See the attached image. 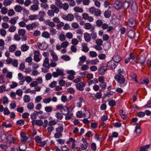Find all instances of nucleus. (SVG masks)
Here are the masks:
<instances>
[{
  "label": "nucleus",
  "mask_w": 151,
  "mask_h": 151,
  "mask_svg": "<svg viewBox=\"0 0 151 151\" xmlns=\"http://www.w3.org/2000/svg\"><path fill=\"white\" fill-rule=\"evenodd\" d=\"M56 72H53L52 73V75L55 78L59 76H64L65 75L63 70L57 68L56 69Z\"/></svg>",
  "instance_id": "obj_4"
},
{
  "label": "nucleus",
  "mask_w": 151,
  "mask_h": 151,
  "mask_svg": "<svg viewBox=\"0 0 151 151\" xmlns=\"http://www.w3.org/2000/svg\"><path fill=\"white\" fill-rule=\"evenodd\" d=\"M58 38L61 41H63L65 40L66 38L64 34L61 33L58 36Z\"/></svg>",
  "instance_id": "obj_29"
},
{
  "label": "nucleus",
  "mask_w": 151,
  "mask_h": 151,
  "mask_svg": "<svg viewBox=\"0 0 151 151\" xmlns=\"http://www.w3.org/2000/svg\"><path fill=\"white\" fill-rule=\"evenodd\" d=\"M119 113L120 115L122 118L124 119H125L127 117V115L124 114H123V111L122 110H119Z\"/></svg>",
  "instance_id": "obj_54"
},
{
  "label": "nucleus",
  "mask_w": 151,
  "mask_h": 151,
  "mask_svg": "<svg viewBox=\"0 0 151 151\" xmlns=\"http://www.w3.org/2000/svg\"><path fill=\"white\" fill-rule=\"evenodd\" d=\"M62 17L63 19L65 20L71 21L73 19V15L70 14H68L67 15H63Z\"/></svg>",
  "instance_id": "obj_7"
},
{
  "label": "nucleus",
  "mask_w": 151,
  "mask_h": 151,
  "mask_svg": "<svg viewBox=\"0 0 151 151\" xmlns=\"http://www.w3.org/2000/svg\"><path fill=\"white\" fill-rule=\"evenodd\" d=\"M136 24V22L135 20L133 18L129 19L127 22V25L131 27H134Z\"/></svg>",
  "instance_id": "obj_9"
},
{
  "label": "nucleus",
  "mask_w": 151,
  "mask_h": 151,
  "mask_svg": "<svg viewBox=\"0 0 151 151\" xmlns=\"http://www.w3.org/2000/svg\"><path fill=\"white\" fill-rule=\"evenodd\" d=\"M61 111L64 115H67L69 113V109L67 107L65 108L64 107Z\"/></svg>",
  "instance_id": "obj_20"
},
{
  "label": "nucleus",
  "mask_w": 151,
  "mask_h": 151,
  "mask_svg": "<svg viewBox=\"0 0 151 151\" xmlns=\"http://www.w3.org/2000/svg\"><path fill=\"white\" fill-rule=\"evenodd\" d=\"M14 38L15 40L17 41H19L21 39L20 35L17 34H15L14 35Z\"/></svg>",
  "instance_id": "obj_60"
},
{
  "label": "nucleus",
  "mask_w": 151,
  "mask_h": 151,
  "mask_svg": "<svg viewBox=\"0 0 151 151\" xmlns=\"http://www.w3.org/2000/svg\"><path fill=\"white\" fill-rule=\"evenodd\" d=\"M85 86V83L81 82L80 83L76 84V87L77 89L81 91H82L84 89V88Z\"/></svg>",
  "instance_id": "obj_8"
},
{
  "label": "nucleus",
  "mask_w": 151,
  "mask_h": 151,
  "mask_svg": "<svg viewBox=\"0 0 151 151\" xmlns=\"http://www.w3.org/2000/svg\"><path fill=\"white\" fill-rule=\"evenodd\" d=\"M114 78L120 84H123V86H125L127 84L124 76L122 74H117L114 76Z\"/></svg>",
  "instance_id": "obj_1"
},
{
  "label": "nucleus",
  "mask_w": 151,
  "mask_h": 151,
  "mask_svg": "<svg viewBox=\"0 0 151 151\" xmlns=\"http://www.w3.org/2000/svg\"><path fill=\"white\" fill-rule=\"evenodd\" d=\"M26 32V31L25 29H20L18 30V35L20 36H23L24 35V34Z\"/></svg>",
  "instance_id": "obj_42"
},
{
  "label": "nucleus",
  "mask_w": 151,
  "mask_h": 151,
  "mask_svg": "<svg viewBox=\"0 0 151 151\" xmlns=\"http://www.w3.org/2000/svg\"><path fill=\"white\" fill-rule=\"evenodd\" d=\"M50 8L54 12V13H58L59 11V9L54 4L51 5L50 6Z\"/></svg>",
  "instance_id": "obj_21"
},
{
  "label": "nucleus",
  "mask_w": 151,
  "mask_h": 151,
  "mask_svg": "<svg viewBox=\"0 0 151 151\" xmlns=\"http://www.w3.org/2000/svg\"><path fill=\"white\" fill-rule=\"evenodd\" d=\"M130 76L132 80H134L135 81L137 82V76L135 74L133 73H131L130 74Z\"/></svg>",
  "instance_id": "obj_50"
},
{
  "label": "nucleus",
  "mask_w": 151,
  "mask_h": 151,
  "mask_svg": "<svg viewBox=\"0 0 151 151\" xmlns=\"http://www.w3.org/2000/svg\"><path fill=\"white\" fill-rule=\"evenodd\" d=\"M65 36L68 38L71 39L73 38V35L71 33L68 32L66 34Z\"/></svg>",
  "instance_id": "obj_64"
},
{
  "label": "nucleus",
  "mask_w": 151,
  "mask_h": 151,
  "mask_svg": "<svg viewBox=\"0 0 151 151\" xmlns=\"http://www.w3.org/2000/svg\"><path fill=\"white\" fill-rule=\"evenodd\" d=\"M111 12L108 10H106L104 13V16L106 18H109L111 16Z\"/></svg>",
  "instance_id": "obj_35"
},
{
  "label": "nucleus",
  "mask_w": 151,
  "mask_h": 151,
  "mask_svg": "<svg viewBox=\"0 0 151 151\" xmlns=\"http://www.w3.org/2000/svg\"><path fill=\"white\" fill-rule=\"evenodd\" d=\"M1 138L2 141H7V136L5 134H2L1 136Z\"/></svg>",
  "instance_id": "obj_56"
},
{
  "label": "nucleus",
  "mask_w": 151,
  "mask_h": 151,
  "mask_svg": "<svg viewBox=\"0 0 151 151\" xmlns=\"http://www.w3.org/2000/svg\"><path fill=\"white\" fill-rule=\"evenodd\" d=\"M81 45L82 48V51L85 52H87L88 51L89 49L87 47V44L86 43H83Z\"/></svg>",
  "instance_id": "obj_18"
},
{
  "label": "nucleus",
  "mask_w": 151,
  "mask_h": 151,
  "mask_svg": "<svg viewBox=\"0 0 151 151\" xmlns=\"http://www.w3.org/2000/svg\"><path fill=\"white\" fill-rule=\"evenodd\" d=\"M38 18V16L37 15H30L29 17V19L32 20L35 19H37Z\"/></svg>",
  "instance_id": "obj_39"
},
{
  "label": "nucleus",
  "mask_w": 151,
  "mask_h": 151,
  "mask_svg": "<svg viewBox=\"0 0 151 151\" xmlns=\"http://www.w3.org/2000/svg\"><path fill=\"white\" fill-rule=\"evenodd\" d=\"M112 59L113 60L118 64L121 61L122 58L119 55L116 54L113 57Z\"/></svg>",
  "instance_id": "obj_14"
},
{
  "label": "nucleus",
  "mask_w": 151,
  "mask_h": 151,
  "mask_svg": "<svg viewBox=\"0 0 151 151\" xmlns=\"http://www.w3.org/2000/svg\"><path fill=\"white\" fill-rule=\"evenodd\" d=\"M90 31L91 32V38L93 40H95L97 38V33L94 31V27H93L92 29L90 30Z\"/></svg>",
  "instance_id": "obj_15"
},
{
  "label": "nucleus",
  "mask_w": 151,
  "mask_h": 151,
  "mask_svg": "<svg viewBox=\"0 0 151 151\" xmlns=\"http://www.w3.org/2000/svg\"><path fill=\"white\" fill-rule=\"evenodd\" d=\"M131 8L133 10H136L137 9V7L136 5V3L135 2H133L132 5L131 6Z\"/></svg>",
  "instance_id": "obj_57"
},
{
  "label": "nucleus",
  "mask_w": 151,
  "mask_h": 151,
  "mask_svg": "<svg viewBox=\"0 0 151 151\" xmlns=\"http://www.w3.org/2000/svg\"><path fill=\"white\" fill-rule=\"evenodd\" d=\"M107 70L106 66H101L98 69L99 72L101 75H103L105 74V72H106Z\"/></svg>",
  "instance_id": "obj_13"
},
{
  "label": "nucleus",
  "mask_w": 151,
  "mask_h": 151,
  "mask_svg": "<svg viewBox=\"0 0 151 151\" xmlns=\"http://www.w3.org/2000/svg\"><path fill=\"white\" fill-rule=\"evenodd\" d=\"M118 64L111 60L109 61L107 64V66L109 67L110 69L113 70H114L116 66L118 65Z\"/></svg>",
  "instance_id": "obj_3"
},
{
  "label": "nucleus",
  "mask_w": 151,
  "mask_h": 151,
  "mask_svg": "<svg viewBox=\"0 0 151 151\" xmlns=\"http://www.w3.org/2000/svg\"><path fill=\"white\" fill-rule=\"evenodd\" d=\"M63 126H60L56 129V131L57 132L61 133L63 131Z\"/></svg>",
  "instance_id": "obj_48"
},
{
  "label": "nucleus",
  "mask_w": 151,
  "mask_h": 151,
  "mask_svg": "<svg viewBox=\"0 0 151 151\" xmlns=\"http://www.w3.org/2000/svg\"><path fill=\"white\" fill-rule=\"evenodd\" d=\"M101 96L102 94L100 92H97L95 95L96 98H93V99L95 100H96V99H100L101 98Z\"/></svg>",
  "instance_id": "obj_32"
},
{
  "label": "nucleus",
  "mask_w": 151,
  "mask_h": 151,
  "mask_svg": "<svg viewBox=\"0 0 151 151\" xmlns=\"http://www.w3.org/2000/svg\"><path fill=\"white\" fill-rule=\"evenodd\" d=\"M40 5L41 7H43L45 9H48V5L47 3H41L40 4Z\"/></svg>",
  "instance_id": "obj_61"
},
{
  "label": "nucleus",
  "mask_w": 151,
  "mask_h": 151,
  "mask_svg": "<svg viewBox=\"0 0 151 151\" xmlns=\"http://www.w3.org/2000/svg\"><path fill=\"white\" fill-rule=\"evenodd\" d=\"M38 5L37 4H34L31 6L30 10L35 11L38 10Z\"/></svg>",
  "instance_id": "obj_36"
},
{
  "label": "nucleus",
  "mask_w": 151,
  "mask_h": 151,
  "mask_svg": "<svg viewBox=\"0 0 151 151\" xmlns=\"http://www.w3.org/2000/svg\"><path fill=\"white\" fill-rule=\"evenodd\" d=\"M29 47L26 44L23 45L21 46V50L22 51L25 52L29 49Z\"/></svg>",
  "instance_id": "obj_43"
},
{
  "label": "nucleus",
  "mask_w": 151,
  "mask_h": 151,
  "mask_svg": "<svg viewBox=\"0 0 151 151\" xmlns=\"http://www.w3.org/2000/svg\"><path fill=\"white\" fill-rule=\"evenodd\" d=\"M122 7L125 9H127L129 6L130 2L129 1H126L122 3Z\"/></svg>",
  "instance_id": "obj_33"
},
{
  "label": "nucleus",
  "mask_w": 151,
  "mask_h": 151,
  "mask_svg": "<svg viewBox=\"0 0 151 151\" xmlns=\"http://www.w3.org/2000/svg\"><path fill=\"white\" fill-rule=\"evenodd\" d=\"M74 10L76 12L82 13L83 12V10L82 8L79 7H75L74 8Z\"/></svg>",
  "instance_id": "obj_34"
},
{
  "label": "nucleus",
  "mask_w": 151,
  "mask_h": 151,
  "mask_svg": "<svg viewBox=\"0 0 151 151\" xmlns=\"http://www.w3.org/2000/svg\"><path fill=\"white\" fill-rule=\"evenodd\" d=\"M18 18L19 17L18 16L14 17L11 19L9 22L12 24H15L16 23L17 21Z\"/></svg>",
  "instance_id": "obj_22"
},
{
  "label": "nucleus",
  "mask_w": 151,
  "mask_h": 151,
  "mask_svg": "<svg viewBox=\"0 0 151 151\" xmlns=\"http://www.w3.org/2000/svg\"><path fill=\"white\" fill-rule=\"evenodd\" d=\"M42 36L45 38H48L50 37V34L46 31L44 32L42 34Z\"/></svg>",
  "instance_id": "obj_40"
},
{
  "label": "nucleus",
  "mask_w": 151,
  "mask_h": 151,
  "mask_svg": "<svg viewBox=\"0 0 151 151\" xmlns=\"http://www.w3.org/2000/svg\"><path fill=\"white\" fill-rule=\"evenodd\" d=\"M135 124L136 125L134 132L137 134H139L141 132V129L140 126L137 123H136Z\"/></svg>",
  "instance_id": "obj_23"
},
{
  "label": "nucleus",
  "mask_w": 151,
  "mask_h": 151,
  "mask_svg": "<svg viewBox=\"0 0 151 151\" xmlns=\"http://www.w3.org/2000/svg\"><path fill=\"white\" fill-rule=\"evenodd\" d=\"M103 42L101 39H97L96 40V43L97 45L101 46L102 45Z\"/></svg>",
  "instance_id": "obj_52"
},
{
  "label": "nucleus",
  "mask_w": 151,
  "mask_h": 151,
  "mask_svg": "<svg viewBox=\"0 0 151 151\" xmlns=\"http://www.w3.org/2000/svg\"><path fill=\"white\" fill-rule=\"evenodd\" d=\"M99 62L98 59L96 58L95 59L87 61V63H91V65H96Z\"/></svg>",
  "instance_id": "obj_24"
},
{
  "label": "nucleus",
  "mask_w": 151,
  "mask_h": 151,
  "mask_svg": "<svg viewBox=\"0 0 151 151\" xmlns=\"http://www.w3.org/2000/svg\"><path fill=\"white\" fill-rule=\"evenodd\" d=\"M150 144H148L142 146L140 147L139 150L140 151H145L146 149L150 147Z\"/></svg>",
  "instance_id": "obj_28"
},
{
  "label": "nucleus",
  "mask_w": 151,
  "mask_h": 151,
  "mask_svg": "<svg viewBox=\"0 0 151 151\" xmlns=\"http://www.w3.org/2000/svg\"><path fill=\"white\" fill-rule=\"evenodd\" d=\"M1 13L3 14H6L8 12L7 9L5 7H2L1 10Z\"/></svg>",
  "instance_id": "obj_49"
},
{
  "label": "nucleus",
  "mask_w": 151,
  "mask_h": 151,
  "mask_svg": "<svg viewBox=\"0 0 151 151\" xmlns=\"http://www.w3.org/2000/svg\"><path fill=\"white\" fill-rule=\"evenodd\" d=\"M0 33L1 36L4 37L6 35V31L3 29H1L0 30Z\"/></svg>",
  "instance_id": "obj_62"
},
{
  "label": "nucleus",
  "mask_w": 151,
  "mask_h": 151,
  "mask_svg": "<svg viewBox=\"0 0 151 151\" xmlns=\"http://www.w3.org/2000/svg\"><path fill=\"white\" fill-rule=\"evenodd\" d=\"M74 15L75 18L77 21H80L81 20L82 17L80 16H79L78 14L77 13L74 14Z\"/></svg>",
  "instance_id": "obj_58"
},
{
  "label": "nucleus",
  "mask_w": 151,
  "mask_h": 151,
  "mask_svg": "<svg viewBox=\"0 0 151 151\" xmlns=\"http://www.w3.org/2000/svg\"><path fill=\"white\" fill-rule=\"evenodd\" d=\"M39 25L38 23L34 22L31 24H29L26 26L27 29L29 30H32L33 28H36Z\"/></svg>",
  "instance_id": "obj_10"
},
{
  "label": "nucleus",
  "mask_w": 151,
  "mask_h": 151,
  "mask_svg": "<svg viewBox=\"0 0 151 151\" xmlns=\"http://www.w3.org/2000/svg\"><path fill=\"white\" fill-rule=\"evenodd\" d=\"M88 146V143L87 142H84L81 145V149L83 150H84L86 149Z\"/></svg>",
  "instance_id": "obj_44"
},
{
  "label": "nucleus",
  "mask_w": 151,
  "mask_h": 151,
  "mask_svg": "<svg viewBox=\"0 0 151 151\" xmlns=\"http://www.w3.org/2000/svg\"><path fill=\"white\" fill-rule=\"evenodd\" d=\"M16 27L14 25L11 26L9 29L8 31L10 32H13L16 29Z\"/></svg>",
  "instance_id": "obj_53"
},
{
  "label": "nucleus",
  "mask_w": 151,
  "mask_h": 151,
  "mask_svg": "<svg viewBox=\"0 0 151 151\" xmlns=\"http://www.w3.org/2000/svg\"><path fill=\"white\" fill-rule=\"evenodd\" d=\"M135 32L134 31L130 30L129 31L127 32L128 37L130 39H133L135 36Z\"/></svg>",
  "instance_id": "obj_16"
},
{
  "label": "nucleus",
  "mask_w": 151,
  "mask_h": 151,
  "mask_svg": "<svg viewBox=\"0 0 151 151\" xmlns=\"http://www.w3.org/2000/svg\"><path fill=\"white\" fill-rule=\"evenodd\" d=\"M51 101V97H49L43 100V102L46 104L49 103Z\"/></svg>",
  "instance_id": "obj_59"
},
{
  "label": "nucleus",
  "mask_w": 151,
  "mask_h": 151,
  "mask_svg": "<svg viewBox=\"0 0 151 151\" xmlns=\"http://www.w3.org/2000/svg\"><path fill=\"white\" fill-rule=\"evenodd\" d=\"M16 49V47L14 45H11L9 48V51L11 52H13Z\"/></svg>",
  "instance_id": "obj_41"
},
{
  "label": "nucleus",
  "mask_w": 151,
  "mask_h": 151,
  "mask_svg": "<svg viewBox=\"0 0 151 151\" xmlns=\"http://www.w3.org/2000/svg\"><path fill=\"white\" fill-rule=\"evenodd\" d=\"M85 29H92L93 27H94V29L95 28V27L93 26H92L91 24L88 23H86L84 24Z\"/></svg>",
  "instance_id": "obj_25"
},
{
  "label": "nucleus",
  "mask_w": 151,
  "mask_h": 151,
  "mask_svg": "<svg viewBox=\"0 0 151 151\" xmlns=\"http://www.w3.org/2000/svg\"><path fill=\"white\" fill-rule=\"evenodd\" d=\"M142 58L143 59V60H142L141 61H140L139 62H135V63H137V64H139V65L141 66L143 65L145 62V58L144 57H142Z\"/></svg>",
  "instance_id": "obj_55"
},
{
  "label": "nucleus",
  "mask_w": 151,
  "mask_h": 151,
  "mask_svg": "<svg viewBox=\"0 0 151 151\" xmlns=\"http://www.w3.org/2000/svg\"><path fill=\"white\" fill-rule=\"evenodd\" d=\"M89 12L96 16H99L101 14V11L99 9H96L94 7H92L89 9Z\"/></svg>",
  "instance_id": "obj_2"
},
{
  "label": "nucleus",
  "mask_w": 151,
  "mask_h": 151,
  "mask_svg": "<svg viewBox=\"0 0 151 151\" xmlns=\"http://www.w3.org/2000/svg\"><path fill=\"white\" fill-rule=\"evenodd\" d=\"M7 141H9V143H12L13 142L14 138L12 135L9 134L7 136Z\"/></svg>",
  "instance_id": "obj_26"
},
{
  "label": "nucleus",
  "mask_w": 151,
  "mask_h": 151,
  "mask_svg": "<svg viewBox=\"0 0 151 151\" xmlns=\"http://www.w3.org/2000/svg\"><path fill=\"white\" fill-rule=\"evenodd\" d=\"M113 5L114 7L117 10L121 9L123 5L122 2H120L118 0L115 1Z\"/></svg>",
  "instance_id": "obj_6"
},
{
  "label": "nucleus",
  "mask_w": 151,
  "mask_h": 151,
  "mask_svg": "<svg viewBox=\"0 0 151 151\" xmlns=\"http://www.w3.org/2000/svg\"><path fill=\"white\" fill-rule=\"evenodd\" d=\"M14 9L16 12H20L22 10V7L19 5H16L14 7Z\"/></svg>",
  "instance_id": "obj_27"
},
{
  "label": "nucleus",
  "mask_w": 151,
  "mask_h": 151,
  "mask_svg": "<svg viewBox=\"0 0 151 151\" xmlns=\"http://www.w3.org/2000/svg\"><path fill=\"white\" fill-rule=\"evenodd\" d=\"M84 37L85 41L87 42H89L91 40L90 35L88 33L85 32L84 34Z\"/></svg>",
  "instance_id": "obj_17"
},
{
  "label": "nucleus",
  "mask_w": 151,
  "mask_h": 151,
  "mask_svg": "<svg viewBox=\"0 0 151 151\" xmlns=\"http://www.w3.org/2000/svg\"><path fill=\"white\" fill-rule=\"evenodd\" d=\"M57 6L60 9H63L65 11L67 10L68 9L69 6V5L67 3H64L63 4L61 1Z\"/></svg>",
  "instance_id": "obj_11"
},
{
  "label": "nucleus",
  "mask_w": 151,
  "mask_h": 151,
  "mask_svg": "<svg viewBox=\"0 0 151 151\" xmlns=\"http://www.w3.org/2000/svg\"><path fill=\"white\" fill-rule=\"evenodd\" d=\"M51 55L52 56V58L54 61H57L58 60V58L56 54L54 52H52L51 53Z\"/></svg>",
  "instance_id": "obj_31"
},
{
  "label": "nucleus",
  "mask_w": 151,
  "mask_h": 151,
  "mask_svg": "<svg viewBox=\"0 0 151 151\" xmlns=\"http://www.w3.org/2000/svg\"><path fill=\"white\" fill-rule=\"evenodd\" d=\"M37 45L39 47V48L41 50H45L47 48V46L45 43L42 44L38 42L37 44Z\"/></svg>",
  "instance_id": "obj_19"
},
{
  "label": "nucleus",
  "mask_w": 151,
  "mask_h": 151,
  "mask_svg": "<svg viewBox=\"0 0 151 151\" xmlns=\"http://www.w3.org/2000/svg\"><path fill=\"white\" fill-rule=\"evenodd\" d=\"M57 32L55 29L53 28H50V32L52 35L54 36L56 34Z\"/></svg>",
  "instance_id": "obj_38"
},
{
  "label": "nucleus",
  "mask_w": 151,
  "mask_h": 151,
  "mask_svg": "<svg viewBox=\"0 0 151 151\" xmlns=\"http://www.w3.org/2000/svg\"><path fill=\"white\" fill-rule=\"evenodd\" d=\"M55 116L58 119L60 120L62 119L63 117V114L59 112H57L56 113Z\"/></svg>",
  "instance_id": "obj_37"
},
{
  "label": "nucleus",
  "mask_w": 151,
  "mask_h": 151,
  "mask_svg": "<svg viewBox=\"0 0 151 151\" xmlns=\"http://www.w3.org/2000/svg\"><path fill=\"white\" fill-rule=\"evenodd\" d=\"M103 24V22L101 20H98L96 21V25L97 27H101L102 26Z\"/></svg>",
  "instance_id": "obj_63"
},
{
  "label": "nucleus",
  "mask_w": 151,
  "mask_h": 151,
  "mask_svg": "<svg viewBox=\"0 0 151 151\" xmlns=\"http://www.w3.org/2000/svg\"><path fill=\"white\" fill-rule=\"evenodd\" d=\"M20 136L21 137V140L22 141L29 142L32 140L31 137L27 136L23 132L21 133Z\"/></svg>",
  "instance_id": "obj_5"
},
{
  "label": "nucleus",
  "mask_w": 151,
  "mask_h": 151,
  "mask_svg": "<svg viewBox=\"0 0 151 151\" xmlns=\"http://www.w3.org/2000/svg\"><path fill=\"white\" fill-rule=\"evenodd\" d=\"M89 56L92 58H94L97 56V53L93 51H91L89 52Z\"/></svg>",
  "instance_id": "obj_45"
},
{
  "label": "nucleus",
  "mask_w": 151,
  "mask_h": 151,
  "mask_svg": "<svg viewBox=\"0 0 151 151\" xmlns=\"http://www.w3.org/2000/svg\"><path fill=\"white\" fill-rule=\"evenodd\" d=\"M15 14V12L14 10L12 9H10L8 11V15L9 16H13Z\"/></svg>",
  "instance_id": "obj_47"
},
{
  "label": "nucleus",
  "mask_w": 151,
  "mask_h": 151,
  "mask_svg": "<svg viewBox=\"0 0 151 151\" xmlns=\"http://www.w3.org/2000/svg\"><path fill=\"white\" fill-rule=\"evenodd\" d=\"M45 110L47 112H51L52 110V108L51 106H46L45 107Z\"/></svg>",
  "instance_id": "obj_51"
},
{
  "label": "nucleus",
  "mask_w": 151,
  "mask_h": 151,
  "mask_svg": "<svg viewBox=\"0 0 151 151\" xmlns=\"http://www.w3.org/2000/svg\"><path fill=\"white\" fill-rule=\"evenodd\" d=\"M12 3V1L9 0H4L3 2L4 5L7 6L9 5Z\"/></svg>",
  "instance_id": "obj_46"
},
{
  "label": "nucleus",
  "mask_w": 151,
  "mask_h": 151,
  "mask_svg": "<svg viewBox=\"0 0 151 151\" xmlns=\"http://www.w3.org/2000/svg\"><path fill=\"white\" fill-rule=\"evenodd\" d=\"M23 100L25 103H28L30 101V98L29 95H25L24 96Z\"/></svg>",
  "instance_id": "obj_30"
},
{
  "label": "nucleus",
  "mask_w": 151,
  "mask_h": 151,
  "mask_svg": "<svg viewBox=\"0 0 151 151\" xmlns=\"http://www.w3.org/2000/svg\"><path fill=\"white\" fill-rule=\"evenodd\" d=\"M42 65L47 69L50 68V63H49V58H48L46 57L45 58Z\"/></svg>",
  "instance_id": "obj_12"
}]
</instances>
